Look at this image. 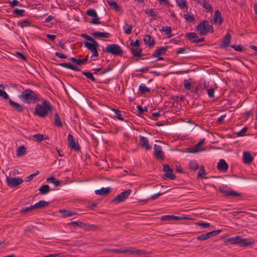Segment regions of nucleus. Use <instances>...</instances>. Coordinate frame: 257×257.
Instances as JSON below:
<instances>
[{
	"label": "nucleus",
	"mask_w": 257,
	"mask_h": 257,
	"mask_svg": "<svg viewBox=\"0 0 257 257\" xmlns=\"http://www.w3.org/2000/svg\"><path fill=\"white\" fill-rule=\"evenodd\" d=\"M51 108L50 103L46 100H43L42 104H36L34 114L40 117H45L48 115Z\"/></svg>",
	"instance_id": "f257e3e1"
},
{
	"label": "nucleus",
	"mask_w": 257,
	"mask_h": 257,
	"mask_svg": "<svg viewBox=\"0 0 257 257\" xmlns=\"http://www.w3.org/2000/svg\"><path fill=\"white\" fill-rule=\"evenodd\" d=\"M19 97L23 102L27 103H35L39 100L38 96L33 90L30 89H26L19 96Z\"/></svg>",
	"instance_id": "f03ea898"
},
{
	"label": "nucleus",
	"mask_w": 257,
	"mask_h": 257,
	"mask_svg": "<svg viewBox=\"0 0 257 257\" xmlns=\"http://www.w3.org/2000/svg\"><path fill=\"white\" fill-rule=\"evenodd\" d=\"M196 30L199 32L201 35H204L208 33H213L214 29L213 26L210 25L207 21H203L197 25Z\"/></svg>",
	"instance_id": "7ed1b4c3"
},
{
	"label": "nucleus",
	"mask_w": 257,
	"mask_h": 257,
	"mask_svg": "<svg viewBox=\"0 0 257 257\" xmlns=\"http://www.w3.org/2000/svg\"><path fill=\"white\" fill-rule=\"evenodd\" d=\"M227 240L231 244H237L240 246H247L254 244L253 242L247 241L246 239H243L240 236L229 238Z\"/></svg>",
	"instance_id": "20e7f679"
},
{
	"label": "nucleus",
	"mask_w": 257,
	"mask_h": 257,
	"mask_svg": "<svg viewBox=\"0 0 257 257\" xmlns=\"http://www.w3.org/2000/svg\"><path fill=\"white\" fill-rule=\"evenodd\" d=\"M105 51L114 55L121 56L123 54V51L120 47L115 44L107 45Z\"/></svg>",
	"instance_id": "39448f33"
},
{
	"label": "nucleus",
	"mask_w": 257,
	"mask_h": 257,
	"mask_svg": "<svg viewBox=\"0 0 257 257\" xmlns=\"http://www.w3.org/2000/svg\"><path fill=\"white\" fill-rule=\"evenodd\" d=\"M131 192L132 190L131 189H128L120 193L111 200V203L118 204L124 201L126 198H127Z\"/></svg>",
	"instance_id": "423d86ee"
},
{
	"label": "nucleus",
	"mask_w": 257,
	"mask_h": 257,
	"mask_svg": "<svg viewBox=\"0 0 257 257\" xmlns=\"http://www.w3.org/2000/svg\"><path fill=\"white\" fill-rule=\"evenodd\" d=\"M84 46L86 48L91 51L92 53V57H98V53L97 49L99 46V44L96 41H95L92 43H90L89 42H85L84 43Z\"/></svg>",
	"instance_id": "0eeeda50"
},
{
	"label": "nucleus",
	"mask_w": 257,
	"mask_h": 257,
	"mask_svg": "<svg viewBox=\"0 0 257 257\" xmlns=\"http://www.w3.org/2000/svg\"><path fill=\"white\" fill-rule=\"evenodd\" d=\"M6 181L9 187H14L22 184L23 180L21 178L7 177Z\"/></svg>",
	"instance_id": "6e6552de"
},
{
	"label": "nucleus",
	"mask_w": 257,
	"mask_h": 257,
	"mask_svg": "<svg viewBox=\"0 0 257 257\" xmlns=\"http://www.w3.org/2000/svg\"><path fill=\"white\" fill-rule=\"evenodd\" d=\"M219 190L220 192L223 194L225 196H231L233 197H238L240 196V194L224 186L220 187Z\"/></svg>",
	"instance_id": "1a4fd4ad"
},
{
	"label": "nucleus",
	"mask_w": 257,
	"mask_h": 257,
	"mask_svg": "<svg viewBox=\"0 0 257 257\" xmlns=\"http://www.w3.org/2000/svg\"><path fill=\"white\" fill-rule=\"evenodd\" d=\"M163 171L165 173L164 178L166 179L167 178L171 180H174L175 179V175L173 174V169H172L169 165L168 164H165L163 165Z\"/></svg>",
	"instance_id": "9d476101"
},
{
	"label": "nucleus",
	"mask_w": 257,
	"mask_h": 257,
	"mask_svg": "<svg viewBox=\"0 0 257 257\" xmlns=\"http://www.w3.org/2000/svg\"><path fill=\"white\" fill-rule=\"evenodd\" d=\"M68 142L69 147L75 151H79L80 149L79 145L77 142H75L73 136L71 134H69L68 136Z\"/></svg>",
	"instance_id": "9b49d317"
},
{
	"label": "nucleus",
	"mask_w": 257,
	"mask_h": 257,
	"mask_svg": "<svg viewBox=\"0 0 257 257\" xmlns=\"http://www.w3.org/2000/svg\"><path fill=\"white\" fill-rule=\"evenodd\" d=\"M154 149V155L157 159L162 160L164 158V153L160 146L155 144Z\"/></svg>",
	"instance_id": "f8f14e48"
},
{
	"label": "nucleus",
	"mask_w": 257,
	"mask_h": 257,
	"mask_svg": "<svg viewBox=\"0 0 257 257\" xmlns=\"http://www.w3.org/2000/svg\"><path fill=\"white\" fill-rule=\"evenodd\" d=\"M140 139V144L142 148H145L147 150L151 149V146L149 144V140L147 138L142 136H139Z\"/></svg>",
	"instance_id": "ddd939ff"
},
{
	"label": "nucleus",
	"mask_w": 257,
	"mask_h": 257,
	"mask_svg": "<svg viewBox=\"0 0 257 257\" xmlns=\"http://www.w3.org/2000/svg\"><path fill=\"white\" fill-rule=\"evenodd\" d=\"M218 22L219 24H221L222 22L221 13L219 10L215 12L214 18L211 20V23L212 24H214Z\"/></svg>",
	"instance_id": "4468645a"
},
{
	"label": "nucleus",
	"mask_w": 257,
	"mask_h": 257,
	"mask_svg": "<svg viewBox=\"0 0 257 257\" xmlns=\"http://www.w3.org/2000/svg\"><path fill=\"white\" fill-rule=\"evenodd\" d=\"M9 104L11 106L12 108L15 109L16 110L18 111V112H22L23 109V106L20 104L18 103L14 102L13 100H12L11 99H9Z\"/></svg>",
	"instance_id": "2eb2a0df"
},
{
	"label": "nucleus",
	"mask_w": 257,
	"mask_h": 257,
	"mask_svg": "<svg viewBox=\"0 0 257 257\" xmlns=\"http://www.w3.org/2000/svg\"><path fill=\"white\" fill-rule=\"evenodd\" d=\"M167 49L168 46L159 47L154 51L152 54V56L154 57H158L161 55H164L167 50Z\"/></svg>",
	"instance_id": "dca6fc26"
},
{
	"label": "nucleus",
	"mask_w": 257,
	"mask_h": 257,
	"mask_svg": "<svg viewBox=\"0 0 257 257\" xmlns=\"http://www.w3.org/2000/svg\"><path fill=\"white\" fill-rule=\"evenodd\" d=\"M243 162L247 165H250L253 160V157L247 152H244L243 154Z\"/></svg>",
	"instance_id": "f3484780"
},
{
	"label": "nucleus",
	"mask_w": 257,
	"mask_h": 257,
	"mask_svg": "<svg viewBox=\"0 0 257 257\" xmlns=\"http://www.w3.org/2000/svg\"><path fill=\"white\" fill-rule=\"evenodd\" d=\"M217 168L220 171L225 172L227 171L228 166L224 160L221 159L218 163Z\"/></svg>",
	"instance_id": "a211bd4d"
},
{
	"label": "nucleus",
	"mask_w": 257,
	"mask_h": 257,
	"mask_svg": "<svg viewBox=\"0 0 257 257\" xmlns=\"http://www.w3.org/2000/svg\"><path fill=\"white\" fill-rule=\"evenodd\" d=\"M183 218V217L172 215H164L161 217V220L162 221L179 220Z\"/></svg>",
	"instance_id": "6ab92c4d"
},
{
	"label": "nucleus",
	"mask_w": 257,
	"mask_h": 257,
	"mask_svg": "<svg viewBox=\"0 0 257 257\" xmlns=\"http://www.w3.org/2000/svg\"><path fill=\"white\" fill-rule=\"evenodd\" d=\"M205 10L206 13H212L213 9L211 5L209 4L207 0H203L200 4Z\"/></svg>",
	"instance_id": "aec40b11"
},
{
	"label": "nucleus",
	"mask_w": 257,
	"mask_h": 257,
	"mask_svg": "<svg viewBox=\"0 0 257 257\" xmlns=\"http://www.w3.org/2000/svg\"><path fill=\"white\" fill-rule=\"evenodd\" d=\"M231 40V35L227 33L222 40L221 46L225 48L229 46Z\"/></svg>",
	"instance_id": "412c9836"
},
{
	"label": "nucleus",
	"mask_w": 257,
	"mask_h": 257,
	"mask_svg": "<svg viewBox=\"0 0 257 257\" xmlns=\"http://www.w3.org/2000/svg\"><path fill=\"white\" fill-rule=\"evenodd\" d=\"M144 41L145 44L149 47H151L155 44V40L154 38L149 35H146L145 37Z\"/></svg>",
	"instance_id": "4be33fe9"
},
{
	"label": "nucleus",
	"mask_w": 257,
	"mask_h": 257,
	"mask_svg": "<svg viewBox=\"0 0 257 257\" xmlns=\"http://www.w3.org/2000/svg\"><path fill=\"white\" fill-rule=\"evenodd\" d=\"M110 192V188L109 187L107 188H101L99 190H96L95 191V193L96 195L103 196L107 195Z\"/></svg>",
	"instance_id": "5701e85b"
},
{
	"label": "nucleus",
	"mask_w": 257,
	"mask_h": 257,
	"mask_svg": "<svg viewBox=\"0 0 257 257\" xmlns=\"http://www.w3.org/2000/svg\"><path fill=\"white\" fill-rule=\"evenodd\" d=\"M108 4L113 9L115 10L116 12H120L121 9L117 3L114 0H106Z\"/></svg>",
	"instance_id": "b1692460"
},
{
	"label": "nucleus",
	"mask_w": 257,
	"mask_h": 257,
	"mask_svg": "<svg viewBox=\"0 0 257 257\" xmlns=\"http://www.w3.org/2000/svg\"><path fill=\"white\" fill-rule=\"evenodd\" d=\"M142 49L139 47H132L131 52L134 57H140L142 56Z\"/></svg>",
	"instance_id": "393cba45"
},
{
	"label": "nucleus",
	"mask_w": 257,
	"mask_h": 257,
	"mask_svg": "<svg viewBox=\"0 0 257 257\" xmlns=\"http://www.w3.org/2000/svg\"><path fill=\"white\" fill-rule=\"evenodd\" d=\"M91 35L93 36L94 38H98L99 37H104V38H109L110 36V34L106 32H95L94 33H92L91 34Z\"/></svg>",
	"instance_id": "a878e982"
},
{
	"label": "nucleus",
	"mask_w": 257,
	"mask_h": 257,
	"mask_svg": "<svg viewBox=\"0 0 257 257\" xmlns=\"http://www.w3.org/2000/svg\"><path fill=\"white\" fill-rule=\"evenodd\" d=\"M49 205V203L48 202L41 200L39 201L34 204V207H35L36 209L39 208H43L48 206Z\"/></svg>",
	"instance_id": "bb28decb"
},
{
	"label": "nucleus",
	"mask_w": 257,
	"mask_h": 257,
	"mask_svg": "<svg viewBox=\"0 0 257 257\" xmlns=\"http://www.w3.org/2000/svg\"><path fill=\"white\" fill-rule=\"evenodd\" d=\"M53 124L55 126L58 127H61L62 126V123L61 120L57 113H56L54 115Z\"/></svg>",
	"instance_id": "cd10ccee"
},
{
	"label": "nucleus",
	"mask_w": 257,
	"mask_h": 257,
	"mask_svg": "<svg viewBox=\"0 0 257 257\" xmlns=\"http://www.w3.org/2000/svg\"><path fill=\"white\" fill-rule=\"evenodd\" d=\"M59 212L62 215L63 217H70L76 214V213L70 210H67L65 209L59 210Z\"/></svg>",
	"instance_id": "c85d7f7f"
},
{
	"label": "nucleus",
	"mask_w": 257,
	"mask_h": 257,
	"mask_svg": "<svg viewBox=\"0 0 257 257\" xmlns=\"http://www.w3.org/2000/svg\"><path fill=\"white\" fill-rule=\"evenodd\" d=\"M187 38L192 42L196 43L198 37L195 33H189L186 34Z\"/></svg>",
	"instance_id": "c756f323"
},
{
	"label": "nucleus",
	"mask_w": 257,
	"mask_h": 257,
	"mask_svg": "<svg viewBox=\"0 0 257 257\" xmlns=\"http://www.w3.org/2000/svg\"><path fill=\"white\" fill-rule=\"evenodd\" d=\"M204 144V140L200 141L196 146L193 148H188V152L190 153H196L199 151V146Z\"/></svg>",
	"instance_id": "7c9ffc66"
},
{
	"label": "nucleus",
	"mask_w": 257,
	"mask_h": 257,
	"mask_svg": "<svg viewBox=\"0 0 257 257\" xmlns=\"http://www.w3.org/2000/svg\"><path fill=\"white\" fill-rule=\"evenodd\" d=\"M39 190L41 194H46L50 191V188L48 185H44L39 189Z\"/></svg>",
	"instance_id": "2f4dec72"
},
{
	"label": "nucleus",
	"mask_w": 257,
	"mask_h": 257,
	"mask_svg": "<svg viewBox=\"0 0 257 257\" xmlns=\"http://www.w3.org/2000/svg\"><path fill=\"white\" fill-rule=\"evenodd\" d=\"M26 149L24 146H21L18 147L17 150V156L21 157L26 154Z\"/></svg>",
	"instance_id": "473e14b6"
},
{
	"label": "nucleus",
	"mask_w": 257,
	"mask_h": 257,
	"mask_svg": "<svg viewBox=\"0 0 257 257\" xmlns=\"http://www.w3.org/2000/svg\"><path fill=\"white\" fill-rule=\"evenodd\" d=\"M133 29V26L132 25H128L127 23H125L123 26V30L124 33L127 35L132 33Z\"/></svg>",
	"instance_id": "72a5a7b5"
},
{
	"label": "nucleus",
	"mask_w": 257,
	"mask_h": 257,
	"mask_svg": "<svg viewBox=\"0 0 257 257\" xmlns=\"http://www.w3.org/2000/svg\"><path fill=\"white\" fill-rule=\"evenodd\" d=\"M47 181L50 182L55 185V186H58L60 185V181L58 179H56L54 177H50L47 179Z\"/></svg>",
	"instance_id": "f704fd0d"
},
{
	"label": "nucleus",
	"mask_w": 257,
	"mask_h": 257,
	"mask_svg": "<svg viewBox=\"0 0 257 257\" xmlns=\"http://www.w3.org/2000/svg\"><path fill=\"white\" fill-rule=\"evenodd\" d=\"M82 74L87 79L91 80L93 82H96V79L94 78L92 73L90 72L82 71Z\"/></svg>",
	"instance_id": "c9c22d12"
},
{
	"label": "nucleus",
	"mask_w": 257,
	"mask_h": 257,
	"mask_svg": "<svg viewBox=\"0 0 257 257\" xmlns=\"http://www.w3.org/2000/svg\"><path fill=\"white\" fill-rule=\"evenodd\" d=\"M206 175V172L203 166H201L200 167V170L197 174V177L198 178H206L205 176Z\"/></svg>",
	"instance_id": "e433bc0d"
},
{
	"label": "nucleus",
	"mask_w": 257,
	"mask_h": 257,
	"mask_svg": "<svg viewBox=\"0 0 257 257\" xmlns=\"http://www.w3.org/2000/svg\"><path fill=\"white\" fill-rule=\"evenodd\" d=\"M188 168L191 170L196 171L199 169V165L197 162L193 161L189 163Z\"/></svg>",
	"instance_id": "4c0bfd02"
},
{
	"label": "nucleus",
	"mask_w": 257,
	"mask_h": 257,
	"mask_svg": "<svg viewBox=\"0 0 257 257\" xmlns=\"http://www.w3.org/2000/svg\"><path fill=\"white\" fill-rule=\"evenodd\" d=\"M162 31H164L166 34L167 35V37L168 38H171L172 36L171 34V28L169 26L163 27L162 29Z\"/></svg>",
	"instance_id": "58836bf2"
},
{
	"label": "nucleus",
	"mask_w": 257,
	"mask_h": 257,
	"mask_svg": "<svg viewBox=\"0 0 257 257\" xmlns=\"http://www.w3.org/2000/svg\"><path fill=\"white\" fill-rule=\"evenodd\" d=\"M18 25L20 26L22 28L25 27L32 26V23L28 20H24L18 23Z\"/></svg>",
	"instance_id": "ea45409f"
},
{
	"label": "nucleus",
	"mask_w": 257,
	"mask_h": 257,
	"mask_svg": "<svg viewBox=\"0 0 257 257\" xmlns=\"http://www.w3.org/2000/svg\"><path fill=\"white\" fill-rule=\"evenodd\" d=\"M177 5L181 9H184L185 8H187V5L186 0H179L177 1Z\"/></svg>",
	"instance_id": "a19ab883"
},
{
	"label": "nucleus",
	"mask_w": 257,
	"mask_h": 257,
	"mask_svg": "<svg viewBox=\"0 0 257 257\" xmlns=\"http://www.w3.org/2000/svg\"><path fill=\"white\" fill-rule=\"evenodd\" d=\"M145 13L149 16L152 17L154 19H156L157 16V13L154 12L153 9L146 10Z\"/></svg>",
	"instance_id": "79ce46f5"
},
{
	"label": "nucleus",
	"mask_w": 257,
	"mask_h": 257,
	"mask_svg": "<svg viewBox=\"0 0 257 257\" xmlns=\"http://www.w3.org/2000/svg\"><path fill=\"white\" fill-rule=\"evenodd\" d=\"M112 111L115 112V117L119 120H123V118L122 115L120 113V111L118 109L115 108H111Z\"/></svg>",
	"instance_id": "37998d69"
},
{
	"label": "nucleus",
	"mask_w": 257,
	"mask_h": 257,
	"mask_svg": "<svg viewBox=\"0 0 257 257\" xmlns=\"http://www.w3.org/2000/svg\"><path fill=\"white\" fill-rule=\"evenodd\" d=\"M139 90L142 93H145L146 92H148L150 91V89L146 86V85L144 84H141L139 86Z\"/></svg>",
	"instance_id": "c03bdc74"
},
{
	"label": "nucleus",
	"mask_w": 257,
	"mask_h": 257,
	"mask_svg": "<svg viewBox=\"0 0 257 257\" xmlns=\"http://www.w3.org/2000/svg\"><path fill=\"white\" fill-rule=\"evenodd\" d=\"M107 251L109 253H125L126 250L121 249H108Z\"/></svg>",
	"instance_id": "a18cd8bd"
},
{
	"label": "nucleus",
	"mask_w": 257,
	"mask_h": 257,
	"mask_svg": "<svg viewBox=\"0 0 257 257\" xmlns=\"http://www.w3.org/2000/svg\"><path fill=\"white\" fill-rule=\"evenodd\" d=\"M184 17L185 19L189 23L192 22L194 20V16L193 15H190L188 14H184Z\"/></svg>",
	"instance_id": "49530a36"
},
{
	"label": "nucleus",
	"mask_w": 257,
	"mask_h": 257,
	"mask_svg": "<svg viewBox=\"0 0 257 257\" xmlns=\"http://www.w3.org/2000/svg\"><path fill=\"white\" fill-rule=\"evenodd\" d=\"M34 209H36V208H35V207H34V205H31L29 207H26V208L23 209L20 211L21 213H25L30 212V211L34 210Z\"/></svg>",
	"instance_id": "de8ad7c7"
},
{
	"label": "nucleus",
	"mask_w": 257,
	"mask_h": 257,
	"mask_svg": "<svg viewBox=\"0 0 257 257\" xmlns=\"http://www.w3.org/2000/svg\"><path fill=\"white\" fill-rule=\"evenodd\" d=\"M93 18L91 19V22L90 23L93 24H100V22L99 21V18L98 17L97 14H96L94 16L92 17Z\"/></svg>",
	"instance_id": "09e8293b"
},
{
	"label": "nucleus",
	"mask_w": 257,
	"mask_h": 257,
	"mask_svg": "<svg viewBox=\"0 0 257 257\" xmlns=\"http://www.w3.org/2000/svg\"><path fill=\"white\" fill-rule=\"evenodd\" d=\"M69 224L72 225L74 226H80L81 227H84L86 226V224L82 222L72 221L71 223H70Z\"/></svg>",
	"instance_id": "8fccbe9b"
},
{
	"label": "nucleus",
	"mask_w": 257,
	"mask_h": 257,
	"mask_svg": "<svg viewBox=\"0 0 257 257\" xmlns=\"http://www.w3.org/2000/svg\"><path fill=\"white\" fill-rule=\"evenodd\" d=\"M33 137L36 139V140L38 142H41L43 140H44V136L43 135L41 134H37L33 135Z\"/></svg>",
	"instance_id": "3c124183"
},
{
	"label": "nucleus",
	"mask_w": 257,
	"mask_h": 257,
	"mask_svg": "<svg viewBox=\"0 0 257 257\" xmlns=\"http://www.w3.org/2000/svg\"><path fill=\"white\" fill-rule=\"evenodd\" d=\"M209 238L207 233L202 234L197 237L198 240L203 241Z\"/></svg>",
	"instance_id": "603ef678"
},
{
	"label": "nucleus",
	"mask_w": 257,
	"mask_h": 257,
	"mask_svg": "<svg viewBox=\"0 0 257 257\" xmlns=\"http://www.w3.org/2000/svg\"><path fill=\"white\" fill-rule=\"evenodd\" d=\"M220 232H221L220 230H214V231H211L209 232H207V234L210 238L211 237L216 236L219 233H220Z\"/></svg>",
	"instance_id": "864d4df0"
},
{
	"label": "nucleus",
	"mask_w": 257,
	"mask_h": 257,
	"mask_svg": "<svg viewBox=\"0 0 257 257\" xmlns=\"http://www.w3.org/2000/svg\"><path fill=\"white\" fill-rule=\"evenodd\" d=\"M39 173V172L38 171H37L34 174H32L28 176H27L26 178L25 181L27 182H29L31 181L35 176H36L37 175H38Z\"/></svg>",
	"instance_id": "5fc2aeb1"
},
{
	"label": "nucleus",
	"mask_w": 257,
	"mask_h": 257,
	"mask_svg": "<svg viewBox=\"0 0 257 257\" xmlns=\"http://www.w3.org/2000/svg\"><path fill=\"white\" fill-rule=\"evenodd\" d=\"M86 14L89 16H90V17H93L95 15H96L97 13L96 12V11H95V10L94 9H88L86 12Z\"/></svg>",
	"instance_id": "6e6d98bb"
},
{
	"label": "nucleus",
	"mask_w": 257,
	"mask_h": 257,
	"mask_svg": "<svg viewBox=\"0 0 257 257\" xmlns=\"http://www.w3.org/2000/svg\"><path fill=\"white\" fill-rule=\"evenodd\" d=\"M59 65L62 67L70 69L71 70L73 67V65L69 63H62L59 64Z\"/></svg>",
	"instance_id": "4d7b16f0"
},
{
	"label": "nucleus",
	"mask_w": 257,
	"mask_h": 257,
	"mask_svg": "<svg viewBox=\"0 0 257 257\" xmlns=\"http://www.w3.org/2000/svg\"><path fill=\"white\" fill-rule=\"evenodd\" d=\"M147 252L143 249H137L135 250V254L137 255H144L147 254Z\"/></svg>",
	"instance_id": "13d9d810"
},
{
	"label": "nucleus",
	"mask_w": 257,
	"mask_h": 257,
	"mask_svg": "<svg viewBox=\"0 0 257 257\" xmlns=\"http://www.w3.org/2000/svg\"><path fill=\"white\" fill-rule=\"evenodd\" d=\"M70 60L72 62L76 63L78 65H81V59H78L77 57H71L70 58Z\"/></svg>",
	"instance_id": "bf43d9fd"
},
{
	"label": "nucleus",
	"mask_w": 257,
	"mask_h": 257,
	"mask_svg": "<svg viewBox=\"0 0 257 257\" xmlns=\"http://www.w3.org/2000/svg\"><path fill=\"white\" fill-rule=\"evenodd\" d=\"M25 12L24 10H19L18 9H16L14 10L13 13L17 15L22 16L23 15V13Z\"/></svg>",
	"instance_id": "052dcab7"
},
{
	"label": "nucleus",
	"mask_w": 257,
	"mask_h": 257,
	"mask_svg": "<svg viewBox=\"0 0 257 257\" xmlns=\"http://www.w3.org/2000/svg\"><path fill=\"white\" fill-rule=\"evenodd\" d=\"M81 36L82 37H84L87 40L89 41L90 42V43H92L95 41H96L94 39H93L92 37H91L90 36L87 35V34H82L81 35Z\"/></svg>",
	"instance_id": "680f3d73"
},
{
	"label": "nucleus",
	"mask_w": 257,
	"mask_h": 257,
	"mask_svg": "<svg viewBox=\"0 0 257 257\" xmlns=\"http://www.w3.org/2000/svg\"><path fill=\"white\" fill-rule=\"evenodd\" d=\"M208 95L209 97L212 98L214 96V89L213 88L207 89Z\"/></svg>",
	"instance_id": "e2e57ef3"
},
{
	"label": "nucleus",
	"mask_w": 257,
	"mask_h": 257,
	"mask_svg": "<svg viewBox=\"0 0 257 257\" xmlns=\"http://www.w3.org/2000/svg\"><path fill=\"white\" fill-rule=\"evenodd\" d=\"M9 3L11 7L12 8L19 6L20 5V3L18 0H13V1L10 2Z\"/></svg>",
	"instance_id": "0e129e2a"
},
{
	"label": "nucleus",
	"mask_w": 257,
	"mask_h": 257,
	"mask_svg": "<svg viewBox=\"0 0 257 257\" xmlns=\"http://www.w3.org/2000/svg\"><path fill=\"white\" fill-rule=\"evenodd\" d=\"M140 45V43L139 40H136L134 42L132 41L130 43V45L133 46L134 47H139Z\"/></svg>",
	"instance_id": "69168bd1"
},
{
	"label": "nucleus",
	"mask_w": 257,
	"mask_h": 257,
	"mask_svg": "<svg viewBox=\"0 0 257 257\" xmlns=\"http://www.w3.org/2000/svg\"><path fill=\"white\" fill-rule=\"evenodd\" d=\"M197 224L202 228H207L210 226V223L206 222L198 223Z\"/></svg>",
	"instance_id": "338daca9"
},
{
	"label": "nucleus",
	"mask_w": 257,
	"mask_h": 257,
	"mask_svg": "<svg viewBox=\"0 0 257 257\" xmlns=\"http://www.w3.org/2000/svg\"><path fill=\"white\" fill-rule=\"evenodd\" d=\"M191 87V83L187 80H185L184 87L187 90H190Z\"/></svg>",
	"instance_id": "774afa93"
}]
</instances>
